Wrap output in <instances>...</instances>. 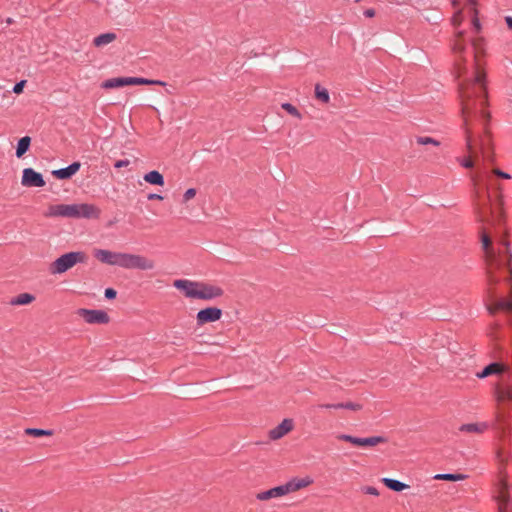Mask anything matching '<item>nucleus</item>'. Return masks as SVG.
<instances>
[{
  "instance_id": "1",
  "label": "nucleus",
  "mask_w": 512,
  "mask_h": 512,
  "mask_svg": "<svg viewBox=\"0 0 512 512\" xmlns=\"http://www.w3.org/2000/svg\"><path fill=\"white\" fill-rule=\"evenodd\" d=\"M464 31H458L454 42L453 51L457 55L455 63V71L458 78H463L458 84V92L461 100V114L463 118V126L465 130L466 148L472 157H477L478 152L474 147L473 129L476 124L483 128L484 136L479 142V150L485 156L490 146V135L488 132V124L490 121V113L486 110L488 105V93L486 72L482 63L484 56L483 41L479 37L472 41L474 48V64L471 77H466L468 69L466 61L462 58V53L466 49L463 40Z\"/></svg>"
},
{
  "instance_id": "2",
  "label": "nucleus",
  "mask_w": 512,
  "mask_h": 512,
  "mask_svg": "<svg viewBox=\"0 0 512 512\" xmlns=\"http://www.w3.org/2000/svg\"><path fill=\"white\" fill-rule=\"evenodd\" d=\"M481 242L485 252L487 263V278L490 286L496 285L500 281L498 271L507 267L509 276L507 281H512V252L509 243L505 238H501L497 243V248L492 245V241L488 233L483 229L481 234Z\"/></svg>"
},
{
  "instance_id": "3",
  "label": "nucleus",
  "mask_w": 512,
  "mask_h": 512,
  "mask_svg": "<svg viewBox=\"0 0 512 512\" xmlns=\"http://www.w3.org/2000/svg\"><path fill=\"white\" fill-rule=\"evenodd\" d=\"M93 254L101 263L118 266L123 269L149 271L156 267L153 259L141 254L114 252L106 249H95Z\"/></svg>"
},
{
  "instance_id": "4",
  "label": "nucleus",
  "mask_w": 512,
  "mask_h": 512,
  "mask_svg": "<svg viewBox=\"0 0 512 512\" xmlns=\"http://www.w3.org/2000/svg\"><path fill=\"white\" fill-rule=\"evenodd\" d=\"M173 286L190 299L211 301L224 295V290L220 286L208 282L177 279Z\"/></svg>"
},
{
  "instance_id": "5",
  "label": "nucleus",
  "mask_w": 512,
  "mask_h": 512,
  "mask_svg": "<svg viewBox=\"0 0 512 512\" xmlns=\"http://www.w3.org/2000/svg\"><path fill=\"white\" fill-rule=\"evenodd\" d=\"M100 209L93 204H56L50 205L45 212L46 217H64V218H85L97 219L100 216Z\"/></svg>"
},
{
  "instance_id": "6",
  "label": "nucleus",
  "mask_w": 512,
  "mask_h": 512,
  "mask_svg": "<svg viewBox=\"0 0 512 512\" xmlns=\"http://www.w3.org/2000/svg\"><path fill=\"white\" fill-rule=\"evenodd\" d=\"M503 449L497 451V457L500 460L499 468V482H498V512H512V503L509 493L508 475L506 472V465L508 462V455H504Z\"/></svg>"
},
{
  "instance_id": "7",
  "label": "nucleus",
  "mask_w": 512,
  "mask_h": 512,
  "mask_svg": "<svg viewBox=\"0 0 512 512\" xmlns=\"http://www.w3.org/2000/svg\"><path fill=\"white\" fill-rule=\"evenodd\" d=\"M313 483L310 477L304 478H293L283 485L271 488L266 491H262L256 494V498L260 501H267L272 498H279L287 494L299 491L303 488L308 487Z\"/></svg>"
},
{
  "instance_id": "8",
  "label": "nucleus",
  "mask_w": 512,
  "mask_h": 512,
  "mask_svg": "<svg viewBox=\"0 0 512 512\" xmlns=\"http://www.w3.org/2000/svg\"><path fill=\"white\" fill-rule=\"evenodd\" d=\"M88 261V256L83 251H72L65 253L55 259L49 265V272L52 275L63 274L77 264H84Z\"/></svg>"
},
{
  "instance_id": "9",
  "label": "nucleus",
  "mask_w": 512,
  "mask_h": 512,
  "mask_svg": "<svg viewBox=\"0 0 512 512\" xmlns=\"http://www.w3.org/2000/svg\"><path fill=\"white\" fill-rule=\"evenodd\" d=\"M471 181L473 184L474 189V201H475V210L478 216V219L480 222L487 223V224H499L502 219V211L499 212V215L495 217V219L490 220L486 216L485 211V203L482 202V190H481V181H482V175L481 173L477 172L471 175Z\"/></svg>"
},
{
  "instance_id": "10",
  "label": "nucleus",
  "mask_w": 512,
  "mask_h": 512,
  "mask_svg": "<svg viewBox=\"0 0 512 512\" xmlns=\"http://www.w3.org/2000/svg\"><path fill=\"white\" fill-rule=\"evenodd\" d=\"M128 85H159L165 86L166 82L161 80H152L142 77H118L111 78L102 83V88L113 89Z\"/></svg>"
},
{
  "instance_id": "11",
  "label": "nucleus",
  "mask_w": 512,
  "mask_h": 512,
  "mask_svg": "<svg viewBox=\"0 0 512 512\" xmlns=\"http://www.w3.org/2000/svg\"><path fill=\"white\" fill-rule=\"evenodd\" d=\"M494 396L499 405L512 404V375L495 385Z\"/></svg>"
},
{
  "instance_id": "12",
  "label": "nucleus",
  "mask_w": 512,
  "mask_h": 512,
  "mask_svg": "<svg viewBox=\"0 0 512 512\" xmlns=\"http://www.w3.org/2000/svg\"><path fill=\"white\" fill-rule=\"evenodd\" d=\"M336 438L340 441L349 442L359 447H374L378 444L386 443L387 439L382 436H372L367 438H359L348 434H338Z\"/></svg>"
},
{
  "instance_id": "13",
  "label": "nucleus",
  "mask_w": 512,
  "mask_h": 512,
  "mask_svg": "<svg viewBox=\"0 0 512 512\" xmlns=\"http://www.w3.org/2000/svg\"><path fill=\"white\" fill-rule=\"evenodd\" d=\"M77 314L89 324H107L110 321L109 315L103 310L81 308Z\"/></svg>"
},
{
  "instance_id": "14",
  "label": "nucleus",
  "mask_w": 512,
  "mask_h": 512,
  "mask_svg": "<svg viewBox=\"0 0 512 512\" xmlns=\"http://www.w3.org/2000/svg\"><path fill=\"white\" fill-rule=\"evenodd\" d=\"M222 310L217 307H207L198 311L196 315V322L198 326H203L207 323L216 322L222 317Z\"/></svg>"
},
{
  "instance_id": "15",
  "label": "nucleus",
  "mask_w": 512,
  "mask_h": 512,
  "mask_svg": "<svg viewBox=\"0 0 512 512\" xmlns=\"http://www.w3.org/2000/svg\"><path fill=\"white\" fill-rule=\"evenodd\" d=\"M21 184L24 187H43L45 181L42 175L32 168H25L21 179Z\"/></svg>"
},
{
  "instance_id": "16",
  "label": "nucleus",
  "mask_w": 512,
  "mask_h": 512,
  "mask_svg": "<svg viewBox=\"0 0 512 512\" xmlns=\"http://www.w3.org/2000/svg\"><path fill=\"white\" fill-rule=\"evenodd\" d=\"M294 428V421L290 418L284 419L279 425L271 429L268 436L271 440H279L290 433Z\"/></svg>"
},
{
  "instance_id": "17",
  "label": "nucleus",
  "mask_w": 512,
  "mask_h": 512,
  "mask_svg": "<svg viewBox=\"0 0 512 512\" xmlns=\"http://www.w3.org/2000/svg\"><path fill=\"white\" fill-rule=\"evenodd\" d=\"M508 370V366L505 364L494 362L486 366L481 372L476 373V377L479 379L486 378L491 375H499Z\"/></svg>"
},
{
  "instance_id": "18",
  "label": "nucleus",
  "mask_w": 512,
  "mask_h": 512,
  "mask_svg": "<svg viewBox=\"0 0 512 512\" xmlns=\"http://www.w3.org/2000/svg\"><path fill=\"white\" fill-rule=\"evenodd\" d=\"M80 167H81L80 162H73L66 168H61V169L52 171V175L54 177H56L57 179H61V180L69 179L79 171Z\"/></svg>"
},
{
  "instance_id": "19",
  "label": "nucleus",
  "mask_w": 512,
  "mask_h": 512,
  "mask_svg": "<svg viewBox=\"0 0 512 512\" xmlns=\"http://www.w3.org/2000/svg\"><path fill=\"white\" fill-rule=\"evenodd\" d=\"M487 309L491 315H495L500 310L512 312V300L499 299L494 304L487 306Z\"/></svg>"
},
{
  "instance_id": "20",
  "label": "nucleus",
  "mask_w": 512,
  "mask_h": 512,
  "mask_svg": "<svg viewBox=\"0 0 512 512\" xmlns=\"http://www.w3.org/2000/svg\"><path fill=\"white\" fill-rule=\"evenodd\" d=\"M488 428L486 423H468L462 424L459 431L471 434H481Z\"/></svg>"
},
{
  "instance_id": "21",
  "label": "nucleus",
  "mask_w": 512,
  "mask_h": 512,
  "mask_svg": "<svg viewBox=\"0 0 512 512\" xmlns=\"http://www.w3.org/2000/svg\"><path fill=\"white\" fill-rule=\"evenodd\" d=\"M116 39L117 35L113 32L103 33L93 39V45L98 48L104 47L114 42Z\"/></svg>"
},
{
  "instance_id": "22",
  "label": "nucleus",
  "mask_w": 512,
  "mask_h": 512,
  "mask_svg": "<svg viewBox=\"0 0 512 512\" xmlns=\"http://www.w3.org/2000/svg\"><path fill=\"white\" fill-rule=\"evenodd\" d=\"M35 300V296L30 293H21L16 297L11 298L9 304L12 306H23L32 303Z\"/></svg>"
},
{
  "instance_id": "23",
  "label": "nucleus",
  "mask_w": 512,
  "mask_h": 512,
  "mask_svg": "<svg viewBox=\"0 0 512 512\" xmlns=\"http://www.w3.org/2000/svg\"><path fill=\"white\" fill-rule=\"evenodd\" d=\"M143 178L149 184L158 185V186L164 185L163 175L156 170L146 173Z\"/></svg>"
},
{
  "instance_id": "24",
  "label": "nucleus",
  "mask_w": 512,
  "mask_h": 512,
  "mask_svg": "<svg viewBox=\"0 0 512 512\" xmlns=\"http://www.w3.org/2000/svg\"><path fill=\"white\" fill-rule=\"evenodd\" d=\"M467 4L470 7L471 12V24L476 32L481 30V24L478 19V11L476 9V0H467Z\"/></svg>"
},
{
  "instance_id": "25",
  "label": "nucleus",
  "mask_w": 512,
  "mask_h": 512,
  "mask_svg": "<svg viewBox=\"0 0 512 512\" xmlns=\"http://www.w3.org/2000/svg\"><path fill=\"white\" fill-rule=\"evenodd\" d=\"M509 417V412L504 409L500 410L497 414L498 428L503 434H505L509 428Z\"/></svg>"
},
{
  "instance_id": "26",
  "label": "nucleus",
  "mask_w": 512,
  "mask_h": 512,
  "mask_svg": "<svg viewBox=\"0 0 512 512\" xmlns=\"http://www.w3.org/2000/svg\"><path fill=\"white\" fill-rule=\"evenodd\" d=\"M382 482L386 487L397 492L403 491L409 487L407 484L391 478H383Z\"/></svg>"
},
{
  "instance_id": "27",
  "label": "nucleus",
  "mask_w": 512,
  "mask_h": 512,
  "mask_svg": "<svg viewBox=\"0 0 512 512\" xmlns=\"http://www.w3.org/2000/svg\"><path fill=\"white\" fill-rule=\"evenodd\" d=\"M31 138L29 136L22 137L17 144L16 156L21 158L29 149Z\"/></svg>"
},
{
  "instance_id": "28",
  "label": "nucleus",
  "mask_w": 512,
  "mask_h": 512,
  "mask_svg": "<svg viewBox=\"0 0 512 512\" xmlns=\"http://www.w3.org/2000/svg\"><path fill=\"white\" fill-rule=\"evenodd\" d=\"M315 97L317 100L325 104L329 103L330 101V95L328 90L322 87L320 84L315 85Z\"/></svg>"
},
{
  "instance_id": "29",
  "label": "nucleus",
  "mask_w": 512,
  "mask_h": 512,
  "mask_svg": "<svg viewBox=\"0 0 512 512\" xmlns=\"http://www.w3.org/2000/svg\"><path fill=\"white\" fill-rule=\"evenodd\" d=\"M25 434L33 437H42V436H52V430H44L38 428H27L25 429Z\"/></svg>"
},
{
  "instance_id": "30",
  "label": "nucleus",
  "mask_w": 512,
  "mask_h": 512,
  "mask_svg": "<svg viewBox=\"0 0 512 512\" xmlns=\"http://www.w3.org/2000/svg\"><path fill=\"white\" fill-rule=\"evenodd\" d=\"M465 478H466V476L463 474H450V473L437 474L434 476V479L447 480V481H460V480H464Z\"/></svg>"
},
{
  "instance_id": "31",
  "label": "nucleus",
  "mask_w": 512,
  "mask_h": 512,
  "mask_svg": "<svg viewBox=\"0 0 512 512\" xmlns=\"http://www.w3.org/2000/svg\"><path fill=\"white\" fill-rule=\"evenodd\" d=\"M416 142L419 145H433V146H439L440 142L432 137L428 136H418L416 137Z\"/></svg>"
},
{
  "instance_id": "32",
  "label": "nucleus",
  "mask_w": 512,
  "mask_h": 512,
  "mask_svg": "<svg viewBox=\"0 0 512 512\" xmlns=\"http://www.w3.org/2000/svg\"><path fill=\"white\" fill-rule=\"evenodd\" d=\"M281 107L287 112L289 113L290 115L298 118V119H302V114L299 112V110L293 106L292 104L290 103H283L281 105Z\"/></svg>"
},
{
  "instance_id": "33",
  "label": "nucleus",
  "mask_w": 512,
  "mask_h": 512,
  "mask_svg": "<svg viewBox=\"0 0 512 512\" xmlns=\"http://www.w3.org/2000/svg\"><path fill=\"white\" fill-rule=\"evenodd\" d=\"M336 407H340V409H348L352 411H360L362 409V405L360 403L355 402H345V403H337Z\"/></svg>"
},
{
  "instance_id": "34",
  "label": "nucleus",
  "mask_w": 512,
  "mask_h": 512,
  "mask_svg": "<svg viewBox=\"0 0 512 512\" xmlns=\"http://www.w3.org/2000/svg\"><path fill=\"white\" fill-rule=\"evenodd\" d=\"M463 21V15L462 10H458L452 17V24L457 27L459 26Z\"/></svg>"
},
{
  "instance_id": "35",
  "label": "nucleus",
  "mask_w": 512,
  "mask_h": 512,
  "mask_svg": "<svg viewBox=\"0 0 512 512\" xmlns=\"http://www.w3.org/2000/svg\"><path fill=\"white\" fill-rule=\"evenodd\" d=\"M196 189L195 188H189L186 190V192L183 194V202H188L189 200L193 199L196 196Z\"/></svg>"
},
{
  "instance_id": "36",
  "label": "nucleus",
  "mask_w": 512,
  "mask_h": 512,
  "mask_svg": "<svg viewBox=\"0 0 512 512\" xmlns=\"http://www.w3.org/2000/svg\"><path fill=\"white\" fill-rule=\"evenodd\" d=\"M362 491L365 494H369V495H373V496H378L379 495L378 489L373 487V486H365V487L362 488Z\"/></svg>"
},
{
  "instance_id": "37",
  "label": "nucleus",
  "mask_w": 512,
  "mask_h": 512,
  "mask_svg": "<svg viewBox=\"0 0 512 512\" xmlns=\"http://www.w3.org/2000/svg\"><path fill=\"white\" fill-rule=\"evenodd\" d=\"M460 163L464 168L467 169H471L474 167V161L472 160L471 157L462 159Z\"/></svg>"
},
{
  "instance_id": "38",
  "label": "nucleus",
  "mask_w": 512,
  "mask_h": 512,
  "mask_svg": "<svg viewBox=\"0 0 512 512\" xmlns=\"http://www.w3.org/2000/svg\"><path fill=\"white\" fill-rule=\"evenodd\" d=\"M493 174H495L496 176L498 177H501L503 179H511V175L506 173V172H503L502 170L498 169V168H495L493 169Z\"/></svg>"
},
{
  "instance_id": "39",
  "label": "nucleus",
  "mask_w": 512,
  "mask_h": 512,
  "mask_svg": "<svg viewBox=\"0 0 512 512\" xmlns=\"http://www.w3.org/2000/svg\"><path fill=\"white\" fill-rule=\"evenodd\" d=\"M25 83H26L25 80H22V81L16 83L15 86L13 87V92L16 93V94L21 93L23 91Z\"/></svg>"
},
{
  "instance_id": "40",
  "label": "nucleus",
  "mask_w": 512,
  "mask_h": 512,
  "mask_svg": "<svg viewBox=\"0 0 512 512\" xmlns=\"http://www.w3.org/2000/svg\"><path fill=\"white\" fill-rule=\"evenodd\" d=\"M116 295H117V292L113 288H107L105 290V297L107 299H114L116 297Z\"/></svg>"
},
{
  "instance_id": "41",
  "label": "nucleus",
  "mask_w": 512,
  "mask_h": 512,
  "mask_svg": "<svg viewBox=\"0 0 512 512\" xmlns=\"http://www.w3.org/2000/svg\"><path fill=\"white\" fill-rule=\"evenodd\" d=\"M130 164V161L128 159H122L115 162L114 167L115 168H122L126 167Z\"/></svg>"
},
{
  "instance_id": "42",
  "label": "nucleus",
  "mask_w": 512,
  "mask_h": 512,
  "mask_svg": "<svg viewBox=\"0 0 512 512\" xmlns=\"http://www.w3.org/2000/svg\"><path fill=\"white\" fill-rule=\"evenodd\" d=\"M148 200H163V197L159 194H156V193H150L148 196H147Z\"/></svg>"
},
{
  "instance_id": "43",
  "label": "nucleus",
  "mask_w": 512,
  "mask_h": 512,
  "mask_svg": "<svg viewBox=\"0 0 512 512\" xmlns=\"http://www.w3.org/2000/svg\"><path fill=\"white\" fill-rule=\"evenodd\" d=\"M336 406H337V403L336 404H320L319 408H324V409H340V407H336Z\"/></svg>"
},
{
  "instance_id": "44",
  "label": "nucleus",
  "mask_w": 512,
  "mask_h": 512,
  "mask_svg": "<svg viewBox=\"0 0 512 512\" xmlns=\"http://www.w3.org/2000/svg\"><path fill=\"white\" fill-rule=\"evenodd\" d=\"M364 15H365L366 17L372 18V17H374V16H375V10H374V9H372V8L367 9V10H365V11H364Z\"/></svg>"
},
{
  "instance_id": "45",
  "label": "nucleus",
  "mask_w": 512,
  "mask_h": 512,
  "mask_svg": "<svg viewBox=\"0 0 512 512\" xmlns=\"http://www.w3.org/2000/svg\"><path fill=\"white\" fill-rule=\"evenodd\" d=\"M505 22H506V24H507L508 28H509L510 30H512V17H511V16H507V17L505 18Z\"/></svg>"
},
{
  "instance_id": "46",
  "label": "nucleus",
  "mask_w": 512,
  "mask_h": 512,
  "mask_svg": "<svg viewBox=\"0 0 512 512\" xmlns=\"http://www.w3.org/2000/svg\"><path fill=\"white\" fill-rule=\"evenodd\" d=\"M493 329H498L500 327V324L499 323H494L492 325Z\"/></svg>"
},
{
  "instance_id": "47",
  "label": "nucleus",
  "mask_w": 512,
  "mask_h": 512,
  "mask_svg": "<svg viewBox=\"0 0 512 512\" xmlns=\"http://www.w3.org/2000/svg\"><path fill=\"white\" fill-rule=\"evenodd\" d=\"M484 190H485L486 197H487V199H488V198H489L488 188H487V187H485V189H484Z\"/></svg>"
},
{
  "instance_id": "48",
  "label": "nucleus",
  "mask_w": 512,
  "mask_h": 512,
  "mask_svg": "<svg viewBox=\"0 0 512 512\" xmlns=\"http://www.w3.org/2000/svg\"><path fill=\"white\" fill-rule=\"evenodd\" d=\"M452 3H453V6L456 8L458 5L457 0H452Z\"/></svg>"
},
{
  "instance_id": "49",
  "label": "nucleus",
  "mask_w": 512,
  "mask_h": 512,
  "mask_svg": "<svg viewBox=\"0 0 512 512\" xmlns=\"http://www.w3.org/2000/svg\"><path fill=\"white\" fill-rule=\"evenodd\" d=\"M361 0H355V2H360Z\"/></svg>"
}]
</instances>
